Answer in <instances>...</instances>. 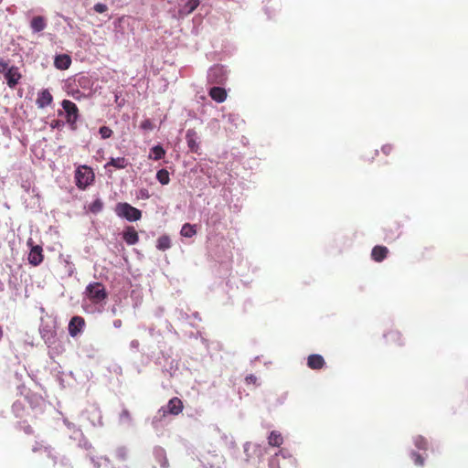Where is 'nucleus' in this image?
I'll use <instances>...</instances> for the list:
<instances>
[{
    "instance_id": "nucleus-1",
    "label": "nucleus",
    "mask_w": 468,
    "mask_h": 468,
    "mask_svg": "<svg viewBox=\"0 0 468 468\" xmlns=\"http://www.w3.org/2000/svg\"><path fill=\"white\" fill-rule=\"evenodd\" d=\"M95 179V174L91 167L80 165L75 171V183L79 189H85L90 186Z\"/></svg>"
},
{
    "instance_id": "nucleus-2",
    "label": "nucleus",
    "mask_w": 468,
    "mask_h": 468,
    "mask_svg": "<svg viewBox=\"0 0 468 468\" xmlns=\"http://www.w3.org/2000/svg\"><path fill=\"white\" fill-rule=\"evenodd\" d=\"M85 293L89 300L95 304L101 303L108 297V292L104 285L101 282H91L85 290Z\"/></svg>"
},
{
    "instance_id": "nucleus-3",
    "label": "nucleus",
    "mask_w": 468,
    "mask_h": 468,
    "mask_svg": "<svg viewBox=\"0 0 468 468\" xmlns=\"http://www.w3.org/2000/svg\"><path fill=\"white\" fill-rule=\"evenodd\" d=\"M114 210L118 217L128 221H137L142 218V211L126 202L118 203Z\"/></svg>"
},
{
    "instance_id": "nucleus-4",
    "label": "nucleus",
    "mask_w": 468,
    "mask_h": 468,
    "mask_svg": "<svg viewBox=\"0 0 468 468\" xmlns=\"http://www.w3.org/2000/svg\"><path fill=\"white\" fill-rule=\"evenodd\" d=\"M207 79L208 84L222 85L227 81V71L223 66L215 65L208 69Z\"/></svg>"
},
{
    "instance_id": "nucleus-5",
    "label": "nucleus",
    "mask_w": 468,
    "mask_h": 468,
    "mask_svg": "<svg viewBox=\"0 0 468 468\" xmlns=\"http://www.w3.org/2000/svg\"><path fill=\"white\" fill-rule=\"evenodd\" d=\"M61 104L66 112L67 122L74 124L79 118V109L77 105L69 100H64Z\"/></svg>"
},
{
    "instance_id": "nucleus-6",
    "label": "nucleus",
    "mask_w": 468,
    "mask_h": 468,
    "mask_svg": "<svg viewBox=\"0 0 468 468\" xmlns=\"http://www.w3.org/2000/svg\"><path fill=\"white\" fill-rule=\"evenodd\" d=\"M32 243V239L27 241V244L31 246V250L28 254V262L33 266H38L44 260L43 250L41 246H33Z\"/></svg>"
},
{
    "instance_id": "nucleus-7",
    "label": "nucleus",
    "mask_w": 468,
    "mask_h": 468,
    "mask_svg": "<svg viewBox=\"0 0 468 468\" xmlns=\"http://www.w3.org/2000/svg\"><path fill=\"white\" fill-rule=\"evenodd\" d=\"M9 88H15L19 82L22 75L17 67L11 66L4 75Z\"/></svg>"
},
{
    "instance_id": "nucleus-8",
    "label": "nucleus",
    "mask_w": 468,
    "mask_h": 468,
    "mask_svg": "<svg viewBox=\"0 0 468 468\" xmlns=\"http://www.w3.org/2000/svg\"><path fill=\"white\" fill-rule=\"evenodd\" d=\"M85 326V320L81 316H73L69 323V333L72 337L77 336Z\"/></svg>"
},
{
    "instance_id": "nucleus-9",
    "label": "nucleus",
    "mask_w": 468,
    "mask_h": 468,
    "mask_svg": "<svg viewBox=\"0 0 468 468\" xmlns=\"http://www.w3.org/2000/svg\"><path fill=\"white\" fill-rule=\"evenodd\" d=\"M184 404L182 400L177 398L174 397L171 399H169L166 408L164 411V414L168 413L171 415H178L183 411Z\"/></svg>"
},
{
    "instance_id": "nucleus-10",
    "label": "nucleus",
    "mask_w": 468,
    "mask_h": 468,
    "mask_svg": "<svg viewBox=\"0 0 468 468\" xmlns=\"http://www.w3.org/2000/svg\"><path fill=\"white\" fill-rule=\"evenodd\" d=\"M186 140L187 143V146L193 153H198L199 144H198V137L197 133L194 129H188L186 134Z\"/></svg>"
},
{
    "instance_id": "nucleus-11",
    "label": "nucleus",
    "mask_w": 468,
    "mask_h": 468,
    "mask_svg": "<svg viewBox=\"0 0 468 468\" xmlns=\"http://www.w3.org/2000/svg\"><path fill=\"white\" fill-rule=\"evenodd\" d=\"M53 101V96L52 94L49 92L48 90H42L40 92H38L37 94V101H36V104L37 105L38 108H45L47 106H49Z\"/></svg>"
},
{
    "instance_id": "nucleus-12",
    "label": "nucleus",
    "mask_w": 468,
    "mask_h": 468,
    "mask_svg": "<svg viewBox=\"0 0 468 468\" xmlns=\"http://www.w3.org/2000/svg\"><path fill=\"white\" fill-rule=\"evenodd\" d=\"M122 238L128 245H134L139 241V236L134 227L128 226L122 232Z\"/></svg>"
},
{
    "instance_id": "nucleus-13",
    "label": "nucleus",
    "mask_w": 468,
    "mask_h": 468,
    "mask_svg": "<svg viewBox=\"0 0 468 468\" xmlns=\"http://www.w3.org/2000/svg\"><path fill=\"white\" fill-rule=\"evenodd\" d=\"M388 254V249L385 246L377 245L371 250V258L377 262L383 261Z\"/></svg>"
},
{
    "instance_id": "nucleus-14",
    "label": "nucleus",
    "mask_w": 468,
    "mask_h": 468,
    "mask_svg": "<svg viewBox=\"0 0 468 468\" xmlns=\"http://www.w3.org/2000/svg\"><path fill=\"white\" fill-rule=\"evenodd\" d=\"M325 365L324 359L321 355H310L307 358V366L311 369L318 370Z\"/></svg>"
},
{
    "instance_id": "nucleus-15",
    "label": "nucleus",
    "mask_w": 468,
    "mask_h": 468,
    "mask_svg": "<svg viewBox=\"0 0 468 468\" xmlns=\"http://www.w3.org/2000/svg\"><path fill=\"white\" fill-rule=\"evenodd\" d=\"M385 339L387 344L395 345V346H402V336L401 334L398 330H389L385 334Z\"/></svg>"
},
{
    "instance_id": "nucleus-16",
    "label": "nucleus",
    "mask_w": 468,
    "mask_h": 468,
    "mask_svg": "<svg viewBox=\"0 0 468 468\" xmlns=\"http://www.w3.org/2000/svg\"><path fill=\"white\" fill-rule=\"evenodd\" d=\"M400 225L397 222H392L384 228L385 239H395L400 235Z\"/></svg>"
},
{
    "instance_id": "nucleus-17",
    "label": "nucleus",
    "mask_w": 468,
    "mask_h": 468,
    "mask_svg": "<svg viewBox=\"0 0 468 468\" xmlns=\"http://www.w3.org/2000/svg\"><path fill=\"white\" fill-rule=\"evenodd\" d=\"M208 95L213 101L218 103L225 101L227 99V91L224 88L221 87L211 88L208 91Z\"/></svg>"
},
{
    "instance_id": "nucleus-18",
    "label": "nucleus",
    "mask_w": 468,
    "mask_h": 468,
    "mask_svg": "<svg viewBox=\"0 0 468 468\" xmlns=\"http://www.w3.org/2000/svg\"><path fill=\"white\" fill-rule=\"evenodd\" d=\"M200 0H187L178 10L180 16H185L196 10L199 5Z\"/></svg>"
},
{
    "instance_id": "nucleus-19",
    "label": "nucleus",
    "mask_w": 468,
    "mask_h": 468,
    "mask_svg": "<svg viewBox=\"0 0 468 468\" xmlns=\"http://www.w3.org/2000/svg\"><path fill=\"white\" fill-rule=\"evenodd\" d=\"M71 64V58L67 54H61L55 57L54 65L58 69H68Z\"/></svg>"
},
{
    "instance_id": "nucleus-20",
    "label": "nucleus",
    "mask_w": 468,
    "mask_h": 468,
    "mask_svg": "<svg viewBox=\"0 0 468 468\" xmlns=\"http://www.w3.org/2000/svg\"><path fill=\"white\" fill-rule=\"evenodd\" d=\"M30 27L34 32H40L46 28L47 21L44 16H37L32 18Z\"/></svg>"
},
{
    "instance_id": "nucleus-21",
    "label": "nucleus",
    "mask_w": 468,
    "mask_h": 468,
    "mask_svg": "<svg viewBox=\"0 0 468 468\" xmlns=\"http://www.w3.org/2000/svg\"><path fill=\"white\" fill-rule=\"evenodd\" d=\"M129 162L125 157H112L110 161L104 165L107 169L109 166H113L116 169H124L128 166Z\"/></svg>"
},
{
    "instance_id": "nucleus-22",
    "label": "nucleus",
    "mask_w": 468,
    "mask_h": 468,
    "mask_svg": "<svg viewBox=\"0 0 468 468\" xmlns=\"http://www.w3.org/2000/svg\"><path fill=\"white\" fill-rule=\"evenodd\" d=\"M223 213L220 210H216L208 216L207 225L215 228L221 223Z\"/></svg>"
},
{
    "instance_id": "nucleus-23",
    "label": "nucleus",
    "mask_w": 468,
    "mask_h": 468,
    "mask_svg": "<svg viewBox=\"0 0 468 468\" xmlns=\"http://www.w3.org/2000/svg\"><path fill=\"white\" fill-rule=\"evenodd\" d=\"M268 443L273 447H280L283 443V438L280 432L272 431L268 437Z\"/></svg>"
},
{
    "instance_id": "nucleus-24",
    "label": "nucleus",
    "mask_w": 468,
    "mask_h": 468,
    "mask_svg": "<svg viewBox=\"0 0 468 468\" xmlns=\"http://www.w3.org/2000/svg\"><path fill=\"white\" fill-rule=\"evenodd\" d=\"M165 155V149L161 145H155L151 149L149 158L157 161V160L164 158Z\"/></svg>"
},
{
    "instance_id": "nucleus-25",
    "label": "nucleus",
    "mask_w": 468,
    "mask_h": 468,
    "mask_svg": "<svg viewBox=\"0 0 468 468\" xmlns=\"http://www.w3.org/2000/svg\"><path fill=\"white\" fill-rule=\"evenodd\" d=\"M171 247L170 238L166 235H163L158 238L156 248L160 250H165Z\"/></svg>"
},
{
    "instance_id": "nucleus-26",
    "label": "nucleus",
    "mask_w": 468,
    "mask_h": 468,
    "mask_svg": "<svg viewBox=\"0 0 468 468\" xmlns=\"http://www.w3.org/2000/svg\"><path fill=\"white\" fill-rule=\"evenodd\" d=\"M156 178L162 185H167L170 181L169 173L166 169H161L156 173Z\"/></svg>"
},
{
    "instance_id": "nucleus-27",
    "label": "nucleus",
    "mask_w": 468,
    "mask_h": 468,
    "mask_svg": "<svg viewBox=\"0 0 468 468\" xmlns=\"http://www.w3.org/2000/svg\"><path fill=\"white\" fill-rule=\"evenodd\" d=\"M196 234L195 227L189 223H186L181 229V235L184 237L191 238Z\"/></svg>"
},
{
    "instance_id": "nucleus-28",
    "label": "nucleus",
    "mask_w": 468,
    "mask_h": 468,
    "mask_svg": "<svg viewBox=\"0 0 468 468\" xmlns=\"http://www.w3.org/2000/svg\"><path fill=\"white\" fill-rule=\"evenodd\" d=\"M114 457L120 461H126L128 458V452L124 447H119L114 451Z\"/></svg>"
},
{
    "instance_id": "nucleus-29",
    "label": "nucleus",
    "mask_w": 468,
    "mask_h": 468,
    "mask_svg": "<svg viewBox=\"0 0 468 468\" xmlns=\"http://www.w3.org/2000/svg\"><path fill=\"white\" fill-rule=\"evenodd\" d=\"M414 444L420 450H424L425 451V450L428 449V441L424 437H422L420 435L415 437Z\"/></svg>"
},
{
    "instance_id": "nucleus-30",
    "label": "nucleus",
    "mask_w": 468,
    "mask_h": 468,
    "mask_svg": "<svg viewBox=\"0 0 468 468\" xmlns=\"http://www.w3.org/2000/svg\"><path fill=\"white\" fill-rule=\"evenodd\" d=\"M103 203L101 199L97 198L95 199L90 205V211L93 214H97L102 210Z\"/></svg>"
},
{
    "instance_id": "nucleus-31",
    "label": "nucleus",
    "mask_w": 468,
    "mask_h": 468,
    "mask_svg": "<svg viewBox=\"0 0 468 468\" xmlns=\"http://www.w3.org/2000/svg\"><path fill=\"white\" fill-rule=\"evenodd\" d=\"M99 133L102 139H108L112 137L113 132L112 130L108 126H101L99 129Z\"/></svg>"
},
{
    "instance_id": "nucleus-32",
    "label": "nucleus",
    "mask_w": 468,
    "mask_h": 468,
    "mask_svg": "<svg viewBox=\"0 0 468 468\" xmlns=\"http://www.w3.org/2000/svg\"><path fill=\"white\" fill-rule=\"evenodd\" d=\"M411 458L416 465L422 466L424 464V458L420 453L412 452Z\"/></svg>"
},
{
    "instance_id": "nucleus-33",
    "label": "nucleus",
    "mask_w": 468,
    "mask_h": 468,
    "mask_svg": "<svg viewBox=\"0 0 468 468\" xmlns=\"http://www.w3.org/2000/svg\"><path fill=\"white\" fill-rule=\"evenodd\" d=\"M43 452L45 453V455L51 460L52 462V466L54 467L57 463V456H55L52 452L51 450L46 448Z\"/></svg>"
},
{
    "instance_id": "nucleus-34",
    "label": "nucleus",
    "mask_w": 468,
    "mask_h": 468,
    "mask_svg": "<svg viewBox=\"0 0 468 468\" xmlns=\"http://www.w3.org/2000/svg\"><path fill=\"white\" fill-rule=\"evenodd\" d=\"M141 128L143 130H149L152 131L154 129V124L151 120L146 119L141 122Z\"/></svg>"
},
{
    "instance_id": "nucleus-35",
    "label": "nucleus",
    "mask_w": 468,
    "mask_h": 468,
    "mask_svg": "<svg viewBox=\"0 0 468 468\" xmlns=\"http://www.w3.org/2000/svg\"><path fill=\"white\" fill-rule=\"evenodd\" d=\"M94 11L97 13L102 14L107 11V5L101 3H98L93 7Z\"/></svg>"
},
{
    "instance_id": "nucleus-36",
    "label": "nucleus",
    "mask_w": 468,
    "mask_h": 468,
    "mask_svg": "<svg viewBox=\"0 0 468 468\" xmlns=\"http://www.w3.org/2000/svg\"><path fill=\"white\" fill-rule=\"evenodd\" d=\"M9 69L10 67L8 65V62L4 59H0V73L5 75L7 69Z\"/></svg>"
},
{
    "instance_id": "nucleus-37",
    "label": "nucleus",
    "mask_w": 468,
    "mask_h": 468,
    "mask_svg": "<svg viewBox=\"0 0 468 468\" xmlns=\"http://www.w3.org/2000/svg\"><path fill=\"white\" fill-rule=\"evenodd\" d=\"M257 378L254 375H249L245 378V382L248 385H257Z\"/></svg>"
},
{
    "instance_id": "nucleus-38",
    "label": "nucleus",
    "mask_w": 468,
    "mask_h": 468,
    "mask_svg": "<svg viewBox=\"0 0 468 468\" xmlns=\"http://www.w3.org/2000/svg\"><path fill=\"white\" fill-rule=\"evenodd\" d=\"M381 151L385 155H388L393 151V146L389 144H384L381 148Z\"/></svg>"
},
{
    "instance_id": "nucleus-39",
    "label": "nucleus",
    "mask_w": 468,
    "mask_h": 468,
    "mask_svg": "<svg viewBox=\"0 0 468 468\" xmlns=\"http://www.w3.org/2000/svg\"><path fill=\"white\" fill-rule=\"evenodd\" d=\"M121 419L125 420H131V413L128 410L124 409L122 410L121 413Z\"/></svg>"
},
{
    "instance_id": "nucleus-40",
    "label": "nucleus",
    "mask_w": 468,
    "mask_h": 468,
    "mask_svg": "<svg viewBox=\"0 0 468 468\" xmlns=\"http://www.w3.org/2000/svg\"><path fill=\"white\" fill-rule=\"evenodd\" d=\"M113 325H114L115 327H121V326H122V321H121V320H115V321L113 322Z\"/></svg>"
},
{
    "instance_id": "nucleus-41",
    "label": "nucleus",
    "mask_w": 468,
    "mask_h": 468,
    "mask_svg": "<svg viewBox=\"0 0 468 468\" xmlns=\"http://www.w3.org/2000/svg\"><path fill=\"white\" fill-rule=\"evenodd\" d=\"M59 126V121H53L51 122V127L52 128H56V127H58Z\"/></svg>"
},
{
    "instance_id": "nucleus-42",
    "label": "nucleus",
    "mask_w": 468,
    "mask_h": 468,
    "mask_svg": "<svg viewBox=\"0 0 468 468\" xmlns=\"http://www.w3.org/2000/svg\"><path fill=\"white\" fill-rule=\"evenodd\" d=\"M168 2H170V0H167Z\"/></svg>"
}]
</instances>
